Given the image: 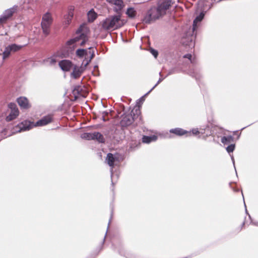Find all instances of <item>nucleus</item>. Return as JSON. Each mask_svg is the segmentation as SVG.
Listing matches in <instances>:
<instances>
[{
    "label": "nucleus",
    "mask_w": 258,
    "mask_h": 258,
    "mask_svg": "<svg viewBox=\"0 0 258 258\" xmlns=\"http://www.w3.org/2000/svg\"><path fill=\"white\" fill-rule=\"evenodd\" d=\"M46 63L50 65H52L56 63V60L53 58H49L46 60Z\"/></svg>",
    "instance_id": "27"
},
{
    "label": "nucleus",
    "mask_w": 258,
    "mask_h": 258,
    "mask_svg": "<svg viewBox=\"0 0 258 258\" xmlns=\"http://www.w3.org/2000/svg\"><path fill=\"white\" fill-rule=\"evenodd\" d=\"M52 116L51 115H48L44 116L41 119L37 121L36 123L25 120L16 125L14 128L13 133L14 134L22 131L29 130L34 126H44L52 122Z\"/></svg>",
    "instance_id": "3"
},
{
    "label": "nucleus",
    "mask_w": 258,
    "mask_h": 258,
    "mask_svg": "<svg viewBox=\"0 0 258 258\" xmlns=\"http://www.w3.org/2000/svg\"><path fill=\"white\" fill-rule=\"evenodd\" d=\"M113 7V11L117 14H121L122 9L125 7L122 0H106Z\"/></svg>",
    "instance_id": "9"
},
{
    "label": "nucleus",
    "mask_w": 258,
    "mask_h": 258,
    "mask_svg": "<svg viewBox=\"0 0 258 258\" xmlns=\"http://www.w3.org/2000/svg\"><path fill=\"white\" fill-rule=\"evenodd\" d=\"M190 44L186 43L184 40H182V43H183V44H184L185 45H188L190 46H194V44H192V42H191L192 38H190Z\"/></svg>",
    "instance_id": "29"
},
{
    "label": "nucleus",
    "mask_w": 258,
    "mask_h": 258,
    "mask_svg": "<svg viewBox=\"0 0 258 258\" xmlns=\"http://www.w3.org/2000/svg\"><path fill=\"white\" fill-rule=\"evenodd\" d=\"M88 20L93 22L97 18V14L93 11L90 10L88 13Z\"/></svg>",
    "instance_id": "22"
},
{
    "label": "nucleus",
    "mask_w": 258,
    "mask_h": 258,
    "mask_svg": "<svg viewBox=\"0 0 258 258\" xmlns=\"http://www.w3.org/2000/svg\"><path fill=\"white\" fill-rule=\"evenodd\" d=\"M9 46L10 47L12 52H15L20 50L23 47L22 45H19L16 44L9 45Z\"/></svg>",
    "instance_id": "23"
},
{
    "label": "nucleus",
    "mask_w": 258,
    "mask_h": 258,
    "mask_svg": "<svg viewBox=\"0 0 258 258\" xmlns=\"http://www.w3.org/2000/svg\"><path fill=\"white\" fill-rule=\"evenodd\" d=\"M102 119H103V121H106V120H107V119H106L105 118L104 116H103V117H102Z\"/></svg>",
    "instance_id": "33"
},
{
    "label": "nucleus",
    "mask_w": 258,
    "mask_h": 258,
    "mask_svg": "<svg viewBox=\"0 0 258 258\" xmlns=\"http://www.w3.org/2000/svg\"><path fill=\"white\" fill-rule=\"evenodd\" d=\"M17 102L21 108L27 109L30 107L29 101L26 97H21L18 98Z\"/></svg>",
    "instance_id": "14"
},
{
    "label": "nucleus",
    "mask_w": 258,
    "mask_h": 258,
    "mask_svg": "<svg viewBox=\"0 0 258 258\" xmlns=\"http://www.w3.org/2000/svg\"><path fill=\"white\" fill-rule=\"evenodd\" d=\"M157 139L156 136L153 135L152 136H143L142 138V141L143 143H150L151 142L155 141Z\"/></svg>",
    "instance_id": "17"
},
{
    "label": "nucleus",
    "mask_w": 258,
    "mask_h": 258,
    "mask_svg": "<svg viewBox=\"0 0 258 258\" xmlns=\"http://www.w3.org/2000/svg\"><path fill=\"white\" fill-rule=\"evenodd\" d=\"M93 133H86L83 135V138H86L88 140H93Z\"/></svg>",
    "instance_id": "25"
},
{
    "label": "nucleus",
    "mask_w": 258,
    "mask_h": 258,
    "mask_svg": "<svg viewBox=\"0 0 258 258\" xmlns=\"http://www.w3.org/2000/svg\"><path fill=\"white\" fill-rule=\"evenodd\" d=\"M170 132L171 133L175 134L177 135L181 136L183 135L186 133H187V132L184 131L183 130L179 128H176L175 129H172L170 131Z\"/></svg>",
    "instance_id": "18"
},
{
    "label": "nucleus",
    "mask_w": 258,
    "mask_h": 258,
    "mask_svg": "<svg viewBox=\"0 0 258 258\" xmlns=\"http://www.w3.org/2000/svg\"><path fill=\"white\" fill-rule=\"evenodd\" d=\"M11 52H12L8 45L5 48L4 51L2 53L3 59L5 60L8 57H9Z\"/></svg>",
    "instance_id": "19"
},
{
    "label": "nucleus",
    "mask_w": 258,
    "mask_h": 258,
    "mask_svg": "<svg viewBox=\"0 0 258 258\" xmlns=\"http://www.w3.org/2000/svg\"><path fill=\"white\" fill-rule=\"evenodd\" d=\"M150 52L154 56V57L155 58H156L157 57V56L158 55V52L157 50L153 49H151L150 50Z\"/></svg>",
    "instance_id": "28"
},
{
    "label": "nucleus",
    "mask_w": 258,
    "mask_h": 258,
    "mask_svg": "<svg viewBox=\"0 0 258 258\" xmlns=\"http://www.w3.org/2000/svg\"><path fill=\"white\" fill-rule=\"evenodd\" d=\"M232 160H233V164H234V160H233V157L232 158Z\"/></svg>",
    "instance_id": "34"
},
{
    "label": "nucleus",
    "mask_w": 258,
    "mask_h": 258,
    "mask_svg": "<svg viewBox=\"0 0 258 258\" xmlns=\"http://www.w3.org/2000/svg\"><path fill=\"white\" fill-rule=\"evenodd\" d=\"M199 5H202V2H200V3H199Z\"/></svg>",
    "instance_id": "35"
},
{
    "label": "nucleus",
    "mask_w": 258,
    "mask_h": 258,
    "mask_svg": "<svg viewBox=\"0 0 258 258\" xmlns=\"http://www.w3.org/2000/svg\"><path fill=\"white\" fill-rule=\"evenodd\" d=\"M73 11L74 8L71 7L69 11L68 14L65 17V25H68L70 23L74 16Z\"/></svg>",
    "instance_id": "15"
},
{
    "label": "nucleus",
    "mask_w": 258,
    "mask_h": 258,
    "mask_svg": "<svg viewBox=\"0 0 258 258\" xmlns=\"http://www.w3.org/2000/svg\"><path fill=\"white\" fill-rule=\"evenodd\" d=\"M59 66L63 71H69L72 68L73 64L69 60H62L59 62Z\"/></svg>",
    "instance_id": "12"
},
{
    "label": "nucleus",
    "mask_w": 258,
    "mask_h": 258,
    "mask_svg": "<svg viewBox=\"0 0 258 258\" xmlns=\"http://www.w3.org/2000/svg\"><path fill=\"white\" fill-rule=\"evenodd\" d=\"M9 107L11 109V112L9 115L7 116L6 120L8 121H11L17 117L19 115V111L16 105L14 103H10L9 104Z\"/></svg>",
    "instance_id": "10"
},
{
    "label": "nucleus",
    "mask_w": 258,
    "mask_h": 258,
    "mask_svg": "<svg viewBox=\"0 0 258 258\" xmlns=\"http://www.w3.org/2000/svg\"><path fill=\"white\" fill-rule=\"evenodd\" d=\"M184 58H187L189 59L191 62H193V61L191 60L192 55L190 54H187L184 56Z\"/></svg>",
    "instance_id": "31"
},
{
    "label": "nucleus",
    "mask_w": 258,
    "mask_h": 258,
    "mask_svg": "<svg viewBox=\"0 0 258 258\" xmlns=\"http://www.w3.org/2000/svg\"><path fill=\"white\" fill-rule=\"evenodd\" d=\"M204 16H205V14L203 12H202L195 19V20L194 21V23H193V28H192L193 31H194L195 30V29H196L198 23L199 22H200L203 20Z\"/></svg>",
    "instance_id": "16"
},
{
    "label": "nucleus",
    "mask_w": 258,
    "mask_h": 258,
    "mask_svg": "<svg viewBox=\"0 0 258 258\" xmlns=\"http://www.w3.org/2000/svg\"><path fill=\"white\" fill-rule=\"evenodd\" d=\"M76 55L80 58H84L83 64L86 67L94 57V50L93 47H89L87 49H78L76 51Z\"/></svg>",
    "instance_id": "5"
},
{
    "label": "nucleus",
    "mask_w": 258,
    "mask_h": 258,
    "mask_svg": "<svg viewBox=\"0 0 258 258\" xmlns=\"http://www.w3.org/2000/svg\"><path fill=\"white\" fill-rule=\"evenodd\" d=\"M171 0H159L157 8H152L147 13L143 22L150 24L164 15L171 6Z\"/></svg>",
    "instance_id": "1"
},
{
    "label": "nucleus",
    "mask_w": 258,
    "mask_h": 258,
    "mask_svg": "<svg viewBox=\"0 0 258 258\" xmlns=\"http://www.w3.org/2000/svg\"><path fill=\"white\" fill-rule=\"evenodd\" d=\"M192 133L194 135H197L198 134H199L200 132L199 131H198V130L197 128H195V129H193L192 130Z\"/></svg>",
    "instance_id": "32"
},
{
    "label": "nucleus",
    "mask_w": 258,
    "mask_h": 258,
    "mask_svg": "<svg viewBox=\"0 0 258 258\" xmlns=\"http://www.w3.org/2000/svg\"><path fill=\"white\" fill-rule=\"evenodd\" d=\"M163 80L162 79L160 78L158 80L157 83L147 93V94H148L155 87H156L158 84H159L161 82H162Z\"/></svg>",
    "instance_id": "30"
},
{
    "label": "nucleus",
    "mask_w": 258,
    "mask_h": 258,
    "mask_svg": "<svg viewBox=\"0 0 258 258\" xmlns=\"http://www.w3.org/2000/svg\"><path fill=\"white\" fill-rule=\"evenodd\" d=\"M85 66L84 67H74L73 71L71 75V77L75 79L79 78L85 70Z\"/></svg>",
    "instance_id": "11"
},
{
    "label": "nucleus",
    "mask_w": 258,
    "mask_h": 258,
    "mask_svg": "<svg viewBox=\"0 0 258 258\" xmlns=\"http://www.w3.org/2000/svg\"><path fill=\"white\" fill-rule=\"evenodd\" d=\"M126 14L128 16V17L133 18L136 15V11L133 8H129L127 9Z\"/></svg>",
    "instance_id": "20"
},
{
    "label": "nucleus",
    "mask_w": 258,
    "mask_h": 258,
    "mask_svg": "<svg viewBox=\"0 0 258 258\" xmlns=\"http://www.w3.org/2000/svg\"><path fill=\"white\" fill-rule=\"evenodd\" d=\"M17 7L6 10L0 16V24L6 23L12 17L13 15L17 11Z\"/></svg>",
    "instance_id": "8"
},
{
    "label": "nucleus",
    "mask_w": 258,
    "mask_h": 258,
    "mask_svg": "<svg viewBox=\"0 0 258 258\" xmlns=\"http://www.w3.org/2000/svg\"><path fill=\"white\" fill-rule=\"evenodd\" d=\"M93 140L96 139L99 142H103L104 138L103 136L98 132H95L93 133Z\"/></svg>",
    "instance_id": "21"
},
{
    "label": "nucleus",
    "mask_w": 258,
    "mask_h": 258,
    "mask_svg": "<svg viewBox=\"0 0 258 258\" xmlns=\"http://www.w3.org/2000/svg\"><path fill=\"white\" fill-rule=\"evenodd\" d=\"M235 148V145L233 144H231L229 146H228L226 148V150L228 153L232 152Z\"/></svg>",
    "instance_id": "26"
},
{
    "label": "nucleus",
    "mask_w": 258,
    "mask_h": 258,
    "mask_svg": "<svg viewBox=\"0 0 258 258\" xmlns=\"http://www.w3.org/2000/svg\"><path fill=\"white\" fill-rule=\"evenodd\" d=\"M89 30L85 26H81L76 32V36L68 41V45L75 44V46H83L88 40Z\"/></svg>",
    "instance_id": "4"
},
{
    "label": "nucleus",
    "mask_w": 258,
    "mask_h": 258,
    "mask_svg": "<svg viewBox=\"0 0 258 258\" xmlns=\"http://www.w3.org/2000/svg\"><path fill=\"white\" fill-rule=\"evenodd\" d=\"M106 160L109 166L111 167V172L112 173L113 167L116 164L117 159L111 153H108Z\"/></svg>",
    "instance_id": "13"
},
{
    "label": "nucleus",
    "mask_w": 258,
    "mask_h": 258,
    "mask_svg": "<svg viewBox=\"0 0 258 258\" xmlns=\"http://www.w3.org/2000/svg\"><path fill=\"white\" fill-rule=\"evenodd\" d=\"M126 21L121 19V14L111 15L100 23L101 29L105 31H113L122 27Z\"/></svg>",
    "instance_id": "2"
},
{
    "label": "nucleus",
    "mask_w": 258,
    "mask_h": 258,
    "mask_svg": "<svg viewBox=\"0 0 258 258\" xmlns=\"http://www.w3.org/2000/svg\"><path fill=\"white\" fill-rule=\"evenodd\" d=\"M140 114V111L138 108L133 109L130 114H124L122 116L120 122L121 125L128 126L131 125L136 119L139 117Z\"/></svg>",
    "instance_id": "6"
},
{
    "label": "nucleus",
    "mask_w": 258,
    "mask_h": 258,
    "mask_svg": "<svg viewBox=\"0 0 258 258\" xmlns=\"http://www.w3.org/2000/svg\"><path fill=\"white\" fill-rule=\"evenodd\" d=\"M233 138L230 136L228 137H223L221 139V142L224 144H229L233 141Z\"/></svg>",
    "instance_id": "24"
},
{
    "label": "nucleus",
    "mask_w": 258,
    "mask_h": 258,
    "mask_svg": "<svg viewBox=\"0 0 258 258\" xmlns=\"http://www.w3.org/2000/svg\"><path fill=\"white\" fill-rule=\"evenodd\" d=\"M52 19L50 13H47L42 17L41 27L43 33L45 35L49 33V28L52 23Z\"/></svg>",
    "instance_id": "7"
}]
</instances>
